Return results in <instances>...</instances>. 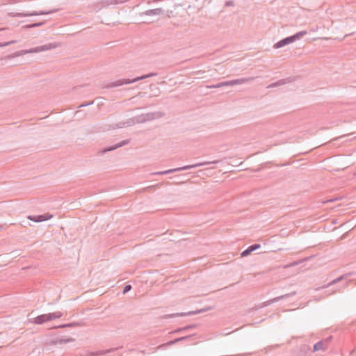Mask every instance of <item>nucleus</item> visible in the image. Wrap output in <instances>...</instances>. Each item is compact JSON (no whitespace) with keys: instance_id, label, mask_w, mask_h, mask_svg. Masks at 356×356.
Wrapping results in <instances>:
<instances>
[{"instance_id":"nucleus-1","label":"nucleus","mask_w":356,"mask_h":356,"mask_svg":"<svg viewBox=\"0 0 356 356\" xmlns=\"http://www.w3.org/2000/svg\"><path fill=\"white\" fill-rule=\"evenodd\" d=\"M61 316H62V314L59 312L52 313V314H43V315L36 317L34 319V322L35 323L40 324L45 321H51L54 318H60Z\"/></svg>"},{"instance_id":"nucleus-2","label":"nucleus","mask_w":356,"mask_h":356,"mask_svg":"<svg viewBox=\"0 0 356 356\" xmlns=\"http://www.w3.org/2000/svg\"><path fill=\"white\" fill-rule=\"evenodd\" d=\"M57 47H58V45L56 44L49 43L46 45H43V46H40V47H38L31 49L28 51H22L18 55H22V54H28V53H37V52H40V51H47V50L54 49Z\"/></svg>"},{"instance_id":"nucleus-3","label":"nucleus","mask_w":356,"mask_h":356,"mask_svg":"<svg viewBox=\"0 0 356 356\" xmlns=\"http://www.w3.org/2000/svg\"><path fill=\"white\" fill-rule=\"evenodd\" d=\"M332 337L330 336L325 339H323L314 345V352L323 350L325 351L327 349L328 344L332 340Z\"/></svg>"},{"instance_id":"nucleus-4","label":"nucleus","mask_w":356,"mask_h":356,"mask_svg":"<svg viewBox=\"0 0 356 356\" xmlns=\"http://www.w3.org/2000/svg\"><path fill=\"white\" fill-rule=\"evenodd\" d=\"M214 163L216 162L213 161V162H207V163H196V164L191 165H186V166H184V167H182V168H177V169H172V170H166V171H163V172H158L157 174H159V175L168 174V173H170V172H175V171H177V170H187V169H190V168H195V167L201 166V165H205V164H209V163Z\"/></svg>"},{"instance_id":"nucleus-5","label":"nucleus","mask_w":356,"mask_h":356,"mask_svg":"<svg viewBox=\"0 0 356 356\" xmlns=\"http://www.w3.org/2000/svg\"><path fill=\"white\" fill-rule=\"evenodd\" d=\"M293 79L291 77H288L286 79L278 80L277 81L268 83V89L273 88L275 87L281 86L286 83H291V82H293Z\"/></svg>"},{"instance_id":"nucleus-6","label":"nucleus","mask_w":356,"mask_h":356,"mask_svg":"<svg viewBox=\"0 0 356 356\" xmlns=\"http://www.w3.org/2000/svg\"><path fill=\"white\" fill-rule=\"evenodd\" d=\"M247 81H248V79H236V80H232L230 81H225V82L220 83L213 87L214 88H220V87H222V86H234V85L243 83L244 82H245Z\"/></svg>"},{"instance_id":"nucleus-7","label":"nucleus","mask_w":356,"mask_h":356,"mask_svg":"<svg viewBox=\"0 0 356 356\" xmlns=\"http://www.w3.org/2000/svg\"><path fill=\"white\" fill-rule=\"evenodd\" d=\"M293 42H295L294 38H293L292 36H289L275 43L273 47L275 49H279Z\"/></svg>"},{"instance_id":"nucleus-8","label":"nucleus","mask_w":356,"mask_h":356,"mask_svg":"<svg viewBox=\"0 0 356 356\" xmlns=\"http://www.w3.org/2000/svg\"><path fill=\"white\" fill-rule=\"evenodd\" d=\"M51 218H52V215H49L48 213H46L44 215L35 216H28V218L29 220L36 222L44 221V220H49Z\"/></svg>"},{"instance_id":"nucleus-9","label":"nucleus","mask_w":356,"mask_h":356,"mask_svg":"<svg viewBox=\"0 0 356 356\" xmlns=\"http://www.w3.org/2000/svg\"><path fill=\"white\" fill-rule=\"evenodd\" d=\"M261 248V245L259 244H254L250 245L248 248L247 250H244L241 254V256L242 257H246L249 254H250L252 252L259 250Z\"/></svg>"},{"instance_id":"nucleus-10","label":"nucleus","mask_w":356,"mask_h":356,"mask_svg":"<svg viewBox=\"0 0 356 356\" xmlns=\"http://www.w3.org/2000/svg\"><path fill=\"white\" fill-rule=\"evenodd\" d=\"M143 14L147 16H159L163 14V10L161 8H158L155 9L148 10Z\"/></svg>"},{"instance_id":"nucleus-11","label":"nucleus","mask_w":356,"mask_h":356,"mask_svg":"<svg viewBox=\"0 0 356 356\" xmlns=\"http://www.w3.org/2000/svg\"><path fill=\"white\" fill-rule=\"evenodd\" d=\"M296 294V292H291L290 293H286V294H284V295H282L281 296H279V297H277V298H275L272 300H268V305L274 302H276L278 300H280V299H283V298H288L289 296H293Z\"/></svg>"},{"instance_id":"nucleus-12","label":"nucleus","mask_w":356,"mask_h":356,"mask_svg":"<svg viewBox=\"0 0 356 356\" xmlns=\"http://www.w3.org/2000/svg\"><path fill=\"white\" fill-rule=\"evenodd\" d=\"M306 34H307V31H300L291 36L293 38H294V41H296L297 40H299L301 37L304 36Z\"/></svg>"},{"instance_id":"nucleus-13","label":"nucleus","mask_w":356,"mask_h":356,"mask_svg":"<svg viewBox=\"0 0 356 356\" xmlns=\"http://www.w3.org/2000/svg\"><path fill=\"white\" fill-rule=\"evenodd\" d=\"M151 75H145V76H140V77H138V78H136L134 80H127L124 82V83H133V82H135V81H137L138 80H141V79H143L145 78H147V77H149Z\"/></svg>"},{"instance_id":"nucleus-14","label":"nucleus","mask_w":356,"mask_h":356,"mask_svg":"<svg viewBox=\"0 0 356 356\" xmlns=\"http://www.w3.org/2000/svg\"><path fill=\"white\" fill-rule=\"evenodd\" d=\"M345 276H346V275H341V276H340L339 277H338V278H337V279L334 280L332 282H330V283L329 284V285H331V284H335V283L339 282V281L342 280L344 278V277H345Z\"/></svg>"},{"instance_id":"nucleus-15","label":"nucleus","mask_w":356,"mask_h":356,"mask_svg":"<svg viewBox=\"0 0 356 356\" xmlns=\"http://www.w3.org/2000/svg\"><path fill=\"white\" fill-rule=\"evenodd\" d=\"M341 197H336V198H332V199H328V200H326L325 201H323V203H327V202H335L338 200H340Z\"/></svg>"},{"instance_id":"nucleus-16","label":"nucleus","mask_w":356,"mask_h":356,"mask_svg":"<svg viewBox=\"0 0 356 356\" xmlns=\"http://www.w3.org/2000/svg\"><path fill=\"white\" fill-rule=\"evenodd\" d=\"M42 24V23H35V24H32L27 25L25 27L26 28H33V27L39 26H40Z\"/></svg>"},{"instance_id":"nucleus-17","label":"nucleus","mask_w":356,"mask_h":356,"mask_svg":"<svg viewBox=\"0 0 356 356\" xmlns=\"http://www.w3.org/2000/svg\"><path fill=\"white\" fill-rule=\"evenodd\" d=\"M13 42H14L11 41V42H6V43H0V47H3L7 46V45H9L10 44H13Z\"/></svg>"},{"instance_id":"nucleus-18","label":"nucleus","mask_w":356,"mask_h":356,"mask_svg":"<svg viewBox=\"0 0 356 356\" xmlns=\"http://www.w3.org/2000/svg\"><path fill=\"white\" fill-rule=\"evenodd\" d=\"M130 289H131V286H130V285H127V286L124 287V293L127 292V291H129Z\"/></svg>"},{"instance_id":"nucleus-19","label":"nucleus","mask_w":356,"mask_h":356,"mask_svg":"<svg viewBox=\"0 0 356 356\" xmlns=\"http://www.w3.org/2000/svg\"><path fill=\"white\" fill-rule=\"evenodd\" d=\"M115 148H116V147H112V148H110V149H107V151L113 150V149H115Z\"/></svg>"},{"instance_id":"nucleus-20","label":"nucleus","mask_w":356,"mask_h":356,"mask_svg":"<svg viewBox=\"0 0 356 356\" xmlns=\"http://www.w3.org/2000/svg\"><path fill=\"white\" fill-rule=\"evenodd\" d=\"M271 164H272V162H268V168H270V165H271Z\"/></svg>"},{"instance_id":"nucleus-21","label":"nucleus","mask_w":356,"mask_h":356,"mask_svg":"<svg viewBox=\"0 0 356 356\" xmlns=\"http://www.w3.org/2000/svg\"><path fill=\"white\" fill-rule=\"evenodd\" d=\"M284 164H280V165H278V166H283Z\"/></svg>"}]
</instances>
